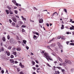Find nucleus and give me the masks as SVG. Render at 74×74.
Instances as JSON below:
<instances>
[{"label":"nucleus","mask_w":74,"mask_h":74,"mask_svg":"<svg viewBox=\"0 0 74 74\" xmlns=\"http://www.w3.org/2000/svg\"><path fill=\"white\" fill-rule=\"evenodd\" d=\"M17 69L18 71H20V69H19V68H17Z\"/></svg>","instance_id":"obj_62"},{"label":"nucleus","mask_w":74,"mask_h":74,"mask_svg":"<svg viewBox=\"0 0 74 74\" xmlns=\"http://www.w3.org/2000/svg\"><path fill=\"white\" fill-rule=\"evenodd\" d=\"M23 43H24V44L26 45V42H27L26 40H23Z\"/></svg>","instance_id":"obj_22"},{"label":"nucleus","mask_w":74,"mask_h":74,"mask_svg":"<svg viewBox=\"0 0 74 74\" xmlns=\"http://www.w3.org/2000/svg\"><path fill=\"white\" fill-rule=\"evenodd\" d=\"M55 38H53L51 40H50L49 41V42H51V41H53L54 40H55Z\"/></svg>","instance_id":"obj_29"},{"label":"nucleus","mask_w":74,"mask_h":74,"mask_svg":"<svg viewBox=\"0 0 74 74\" xmlns=\"http://www.w3.org/2000/svg\"><path fill=\"white\" fill-rule=\"evenodd\" d=\"M11 48H12V47L11 46H10L8 47V49H11Z\"/></svg>","instance_id":"obj_33"},{"label":"nucleus","mask_w":74,"mask_h":74,"mask_svg":"<svg viewBox=\"0 0 74 74\" xmlns=\"http://www.w3.org/2000/svg\"><path fill=\"white\" fill-rule=\"evenodd\" d=\"M5 53H7V55L8 56H9L10 55V52L6 51H5Z\"/></svg>","instance_id":"obj_6"},{"label":"nucleus","mask_w":74,"mask_h":74,"mask_svg":"<svg viewBox=\"0 0 74 74\" xmlns=\"http://www.w3.org/2000/svg\"><path fill=\"white\" fill-rule=\"evenodd\" d=\"M5 12L7 14H9V12H8V10H5Z\"/></svg>","instance_id":"obj_26"},{"label":"nucleus","mask_w":74,"mask_h":74,"mask_svg":"<svg viewBox=\"0 0 74 74\" xmlns=\"http://www.w3.org/2000/svg\"><path fill=\"white\" fill-rule=\"evenodd\" d=\"M58 59L59 61L61 62H63V60H62V59H61V58H60L58 57Z\"/></svg>","instance_id":"obj_17"},{"label":"nucleus","mask_w":74,"mask_h":74,"mask_svg":"<svg viewBox=\"0 0 74 74\" xmlns=\"http://www.w3.org/2000/svg\"><path fill=\"white\" fill-rule=\"evenodd\" d=\"M33 9H34V10H38V9H37L35 7H33Z\"/></svg>","instance_id":"obj_36"},{"label":"nucleus","mask_w":74,"mask_h":74,"mask_svg":"<svg viewBox=\"0 0 74 74\" xmlns=\"http://www.w3.org/2000/svg\"><path fill=\"white\" fill-rule=\"evenodd\" d=\"M34 40H36L37 39V36L34 35Z\"/></svg>","instance_id":"obj_20"},{"label":"nucleus","mask_w":74,"mask_h":74,"mask_svg":"<svg viewBox=\"0 0 74 74\" xmlns=\"http://www.w3.org/2000/svg\"><path fill=\"white\" fill-rule=\"evenodd\" d=\"M32 63L33 64V65H34V64H35V62L32 61Z\"/></svg>","instance_id":"obj_47"},{"label":"nucleus","mask_w":74,"mask_h":74,"mask_svg":"<svg viewBox=\"0 0 74 74\" xmlns=\"http://www.w3.org/2000/svg\"><path fill=\"white\" fill-rule=\"evenodd\" d=\"M7 8H8V9H9L10 11H11V8L9 6H7Z\"/></svg>","instance_id":"obj_19"},{"label":"nucleus","mask_w":74,"mask_h":74,"mask_svg":"<svg viewBox=\"0 0 74 74\" xmlns=\"http://www.w3.org/2000/svg\"><path fill=\"white\" fill-rule=\"evenodd\" d=\"M68 64H71V61H70V60H69V61H68Z\"/></svg>","instance_id":"obj_27"},{"label":"nucleus","mask_w":74,"mask_h":74,"mask_svg":"<svg viewBox=\"0 0 74 74\" xmlns=\"http://www.w3.org/2000/svg\"><path fill=\"white\" fill-rule=\"evenodd\" d=\"M73 29H74V26L73 25H72V27H70V30H73Z\"/></svg>","instance_id":"obj_15"},{"label":"nucleus","mask_w":74,"mask_h":74,"mask_svg":"<svg viewBox=\"0 0 74 74\" xmlns=\"http://www.w3.org/2000/svg\"><path fill=\"white\" fill-rule=\"evenodd\" d=\"M58 45L60 49H63V46L60 44V43L59 42H58Z\"/></svg>","instance_id":"obj_2"},{"label":"nucleus","mask_w":74,"mask_h":74,"mask_svg":"<svg viewBox=\"0 0 74 74\" xmlns=\"http://www.w3.org/2000/svg\"><path fill=\"white\" fill-rule=\"evenodd\" d=\"M36 71H37V73H41V72H40V71H38V70H37Z\"/></svg>","instance_id":"obj_57"},{"label":"nucleus","mask_w":74,"mask_h":74,"mask_svg":"<svg viewBox=\"0 0 74 74\" xmlns=\"http://www.w3.org/2000/svg\"><path fill=\"white\" fill-rule=\"evenodd\" d=\"M61 70L62 72H64V71H65V70L64 69H62Z\"/></svg>","instance_id":"obj_53"},{"label":"nucleus","mask_w":74,"mask_h":74,"mask_svg":"<svg viewBox=\"0 0 74 74\" xmlns=\"http://www.w3.org/2000/svg\"><path fill=\"white\" fill-rule=\"evenodd\" d=\"M19 23L20 25H23V22L21 21H19Z\"/></svg>","instance_id":"obj_24"},{"label":"nucleus","mask_w":74,"mask_h":74,"mask_svg":"<svg viewBox=\"0 0 74 74\" xmlns=\"http://www.w3.org/2000/svg\"><path fill=\"white\" fill-rule=\"evenodd\" d=\"M47 65L48 66H49V67H51V66H50L49 64H47Z\"/></svg>","instance_id":"obj_55"},{"label":"nucleus","mask_w":74,"mask_h":74,"mask_svg":"<svg viewBox=\"0 0 74 74\" xmlns=\"http://www.w3.org/2000/svg\"><path fill=\"white\" fill-rule=\"evenodd\" d=\"M51 54L52 55H53L54 56H56V54H55V53H51Z\"/></svg>","instance_id":"obj_42"},{"label":"nucleus","mask_w":74,"mask_h":74,"mask_svg":"<svg viewBox=\"0 0 74 74\" xmlns=\"http://www.w3.org/2000/svg\"><path fill=\"white\" fill-rule=\"evenodd\" d=\"M1 51L2 52L4 51V48L3 47H1V49H0V52H1Z\"/></svg>","instance_id":"obj_13"},{"label":"nucleus","mask_w":74,"mask_h":74,"mask_svg":"<svg viewBox=\"0 0 74 74\" xmlns=\"http://www.w3.org/2000/svg\"><path fill=\"white\" fill-rule=\"evenodd\" d=\"M7 38L8 40H10V36L9 35H8L7 36Z\"/></svg>","instance_id":"obj_38"},{"label":"nucleus","mask_w":74,"mask_h":74,"mask_svg":"<svg viewBox=\"0 0 74 74\" xmlns=\"http://www.w3.org/2000/svg\"><path fill=\"white\" fill-rule=\"evenodd\" d=\"M25 29H23V28L22 29V32H25Z\"/></svg>","instance_id":"obj_30"},{"label":"nucleus","mask_w":74,"mask_h":74,"mask_svg":"<svg viewBox=\"0 0 74 74\" xmlns=\"http://www.w3.org/2000/svg\"><path fill=\"white\" fill-rule=\"evenodd\" d=\"M43 23V20L42 19V18H41L39 20V23Z\"/></svg>","instance_id":"obj_5"},{"label":"nucleus","mask_w":74,"mask_h":74,"mask_svg":"<svg viewBox=\"0 0 74 74\" xmlns=\"http://www.w3.org/2000/svg\"><path fill=\"white\" fill-rule=\"evenodd\" d=\"M56 13H57L56 12H54V13H53L52 15V16H54V15H55V14H56Z\"/></svg>","instance_id":"obj_35"},{"label":"nucleus","mask_w":74,"mask_h":74,"mask_svg":"<svg viewBox=\"0 0 74 74\" xmlns=\"http://www.w3.org/2000/svg\"><path fill=\"white\" fill-rule=\"evenodd\" d=\"M47 47L48 48H49V49H51V51H53L52 49H51V48H50V47H49V46H47Z\"/></svg>","instance_id":"obj_43"},{"label":"nucleus","mask_w":74,"mask_h":74,"mask_svg":"<svg viewBox=\"0 0 74 74\" xmlns=\"http://www.w3.org/2000/svg\"><path fill=\"white\" fill-rule=\"evenodd\" d=\"M13 54L14 55H16V52H13Z\"/></svg>","instance_id":"obj_45"},{"label":"nucleus","mask_w":74,"mask_h":74,"mask_svg":"<svg viewBox=\"0 0 74 74\" xmlns=\"http://www.w3.org/2000/svg\"><path fill=\"white\" fill-rule=\"evenodd\" d=\"M15 17H16V18H19V16H18V15H15Z\"/></svg>","instance_id":"obj_50"},{"label":"nucleus","mask_w":74,"mask_h":74,"mask_svg":"<svg viewBox=\"0 0 74 74\" xmlns=\"http://www.w3.org/2000/svg\"><path fill=\"white\" fill-rule=\"evenodd\" d=\"M61 29H64V25H62V27H61Z\"/></svg>","instance_id":"obj_25"},{"label":"nucleus","mask_w":74,"mask_h":74,"mask_svg":"<svg viewBox=\"0 0 74 74\" xmlns=\"http://www.w3.org/2000/svg\"><path fill=\"white\" fill-rule=\"evenodd\" d=\"M69 61V60L67 59H65V63L66 64H67V63H68Z\"/></svg>","instance_id":"obj_12"},{"label":"nucleus","mask_w":74,"mask_h":74,"mask_svg":"<svg viewBox=\"0 0 74 74\" xmlns=\"http://www.w3.org/2000/svg\"><path fill=\"white\" fill-rule=\"evenodd\" d=\"M26 48L27 49H29V47L27 46L26 47Z\"/></svg>","instance_id":"obj_64"},{"label":"nucleus","mask_w":74,"mask_h":74,"mask_svg":"<svg viewBox=\"0 0 74 74\" xmlns=\"http://www.w3.org/2000/svg\"><path fill=\"white\" fill-rule=\"evenodd\" d=\"M56 68L58 69H59V70H61V69H62V68L59 67H57Z\"/></svg>","instance_id":"obj_41"},{"label":"nucleus","mask_w":74,"mask_h":74,"mask_svg":"<svg viewBox=\"0 0 74 74\" xmlns=\"http://www.w3.org/2000/svg\"><path fill=\"white\" fill-rule=\"evenodd\" d=\"M45 58L49 62V60H53L52 59H51V56H49L48 57H45Z\"/></svg>","instance_id":"obj_3"},{"label":"nucleus","mask_w":74,"mask_h":74,"mask_svg":"<svg viewBox=\"0 0 74 74\" xmlns=\"http://www.w3.org/2000/svg\"><path fill=\"white\" fill-rule=\"evenodd\" d=\"M16 39L18 40H19V37L17 36H16Z\"/></svg>","instance_id":"obj_44"},{"label":"nucleus","mask_w":74,"mask_h":74,"mask_svg":"<svg viewBox=\"0 0 74 74\" xmlns=\"http://www.w3.org/2000/svg\"><path fill=\"white\" fill-rule=\"evenodd\" d=\"M20 74H23V73L22 72H20Z\"/></svg>","instance_id":"obj_63"},{"label":"nucleus","mask_w":74,"mask_h":74,"mask_svg":"<svg viewBox=\"0 0 74 74\" xmlns=\"http://www.w3.org/2000/svg\"><path fill=\"white\" fill-rule=\"evenodd\" d=\"M14 12L15 14H17L18 13V12L17 11V10H15L14 11Z\"/></svg>","instance_id":"obj_37"},{"label":"nucleus","mask_w":74,"mask_h":74,"mask_svg":"<svg viewBox=\"0 0 74 74\" xmlns=\"http://www.w3.org/2000/svg\"><path fill=\"white\" fill-rule=\"evenodd\" d=\"M64 12H66V13H67V10H66V9H64Z\"/></svg>","instance_id":"obj_46"},{"label":"nucleus","mask_w":74,"mask_h":74,"mask_svg":"<svg viewBox=\"0 0 74 74\" xmlns=\"http://www.w3.org/2000/svg\"><path fill=\"white\" fill-rule=\"evenodd\" d=\"M9 12L10 14H13V12H12L10 11Z\"/></svg>","instance_id":"obj_49"},{"label":"nucleus","mask_w":74,"mask_h":74,"mask_svg":"<svg viewBox=\"0 0 74 74\" xmlns=\"http://www.w3.org/2000/svg\"><path fill=\"white\" fill-rule=\"evenodd\" d=\"M23 19V20H24V21H26V18H24Z\"/></svg>","instance_id":"obj_54"},{"label":"nucleus","mask_w":74,"mask_h":74,"mask_svg":"<svg viewBox=\"0 0 74 74\" xmlns=\"http://www.w3.org/2000/svg\"><path fill=\"white\" fill-rule=\"evenodd\" d=\"M56 44H52L51 45H50V47H55V45H56Z\"/></svg>","instance_id":"obj_9"},{"label":"nucleus","mask_w":74,"mask_h":74,"mask_svg":"<svg viewBox=\"0 0 74 74\" xmlns=\"http://www.w3.org/2000/svg\"><path fill=\"white\" fill-rule=\"evenodd\" d=\"M66 64H66V63H62V65L63 66H66Z\"/></svg>","instance_id":"obj_39"},{"label":"nucleus","mask_w":74,"mask_h":74,"mask_svg":"<svg viewBox=\"0 0 74 74\" xmlns=\"http://www.w3.org/2000/svg\"><path fill=\"white\" fill-rule=\"evenodd\" d=\"M9 22H10V23H11V22H12V21H11V20L10 19L9 20Z\"/></svg>","instance_id":"obj_60"},{"label":"nucleus","mask_w":74,"mask_h":74,"mask_svg":"<svg viewBox=\"0 0 74 74\" xmlns=\"http://www.w3.org/2000/svg\"><path fill=\"white\" fill-rule=\"evenodd\" d=\"M36 67H37V68H38V67H39L38 65H36Z\"/></svg>","instance_id":"obj_61"},{"label":"nucleus","mask_w":74,"mask_h":74,"mask_svg":"<svg viewBox=\"0 0 74 74\" xmlns=\"http://www.w3.org/2000/svg\"><path fill=\"white\" fill-rule=\"evenodd\" d=\"M71 72H73V71H74V69L73 68L71 69Z\"/></svg>","instance_id":"obj_40"},{"label":"nucleus","mask_w":74,"mask_h":74,"mask_svg":"<svg viewBox=\"0 0 74 74\" xmlns=\"http://www.w3.org/2000/svg\"><path fill=\"white\" fill-rule=\"evenodd\" d=\"M12 19L14 21V22H17V20H16V18H12Z\"/></svg>","instance_id":"obj_8"},{"label":"nucleus","mask_w":74,"mask_h":74,"mask_svg":"<svg viewBox=\"0 0 74 74\" xmlns=\"http://www.w3.org/2000/svg\"><path fill=\"white\" fill-rule=\"evenodd\" d=\"M19 65H20V66H21V68H24V67H25V66H24V65H22V64L21 62L20 63Z\"/></svg>","instance_id":"obj_7"},{"label":"nucleus","mask_w":74,"mask_h":74,"mask_svg":"<svg viewBox=\"0 0 74 74\" xmlns=\"http://www.w3.org/2000/svg\"><path fill=\"white\" fill-rule=\"evenodd\" d=\"M69 45H73V46H74V43H70L69 44Z\"/></svg>","instance_id":"obj_32"},{"label":"nucleus","mask_w":74,"mask_h":74,"mask_svg":"<svg viewBox=\"0 0 74 74\" xmlns=\"http://www.w3.org/2000/svg\"><path fill=\"white\" fill-rule=\"evenodd\" d=\"M16 5L17 6V7H19V6H21V4L16 3Z\"/></svg>","instance_id":"obj_11"},{"label":"nucleus","mask_w":74,"mask_h":74,"mask_svg":"<svg viewBox=\"0 0 74 74\" xmlns=\"http://www.w3.org/2000/svg\"><path fill=\"white\" fill-rule=\"evenodd\" d=\"M44 56H44L45 58V57H47V58L48 57V56H49V54H48V53L46 52L44 53Z\"/></svg>","instance_id":"obj_4"},{"label":"nucleus","mask_w":74,"mask_h":74,"mask_svg":"<svg viewBox=\"0 0 74 74\" xmlns=\"http://www.w3.org/2000/svg\"><path fill=\"white\" fill-rule=\"evenodd\" d=\"M10 42L11 44H16V42L15 40L13 38H11L10 39Z\"/></svg>","instance_id":"obj_1"},{"label":"nucleus","mask_w":74,"mask_h":74,"mask_svg":"<svg viewBox=\"0 0 74 74\" xmlns=\"http://www.w3.org/2000/svg\"><path fill=\"white\" fill-rule=\"evenodd\" d=\"M18 63V62L16 61H15V63L16 64V63Z\"/></svg>","instance_id":"obj_58"},{"label":"nucleus","mask_w":74,"mask_h":74,"mask_svg":"<svg viewBox=\"0 0 74 74\" xmlns=\"http://www.w3.org/2000/svg\"><path fill=\"white\" fill-rule=\"evenodd\" d=\"M12 25L13 26H15V23H12Z\"/></svg>","instance_id":"obj_31"},{"label":"nucleus","mask_w":74,"mask_h":74,"mask_svg":"<svg viewBox=\"0 0 74 74\" xmlns=\"http://www.w3.org/2000/svg\"><path fill=\"white\" fill-rule=\"evenodd\" d=\"M16 50L18 51H20L21 50V49L20 47H18L16 48Z\"/></svg>","instance_id":"obj_14"},{"label":"nucleus","mask_w":74,"mask_h":74,"mask_svg":"<svg viewBox=\"0 0 74 74\" xmlns=\"http://www.w3.org/2000/svg\"><path fill=\"white\" fill-rule=\"evenodd\" d=\"M46 25H47V26L48 27L49 26V24L48 23H47L46 24Z\"/></svg>","instance_id":"obj_59"},{"label":"nucleus","mask_w":74,"mask_h":74,"mask_svg":"<svg viewBox=\"0 0 74 74\" xmlns=\"http://www.w3.org/2000/svg\"><path fill=\"white\" fill-rule=\"evenodd\" d=\"M3 41H5V37H3L2 38Z\"/></svg>","instance_id":"obj_21"},{"label":"nucleus","mask_w":74,"mask_h":74,"mask_svg":"<svg viewBox=\"0 0 74 74\" xmlns=\"http://www.w3.org/2000/svg\"><path fill=\"white\" fill-rule=\"evenodd\" d=\"M26 27V26L23 25H22L21 26V27H22V28H25V27Z\"/></svg>","instance_id":"obj_34"},{"label":"nucleus","mask_w":74,"mask_h":74,"mask_svg":"<svg viewBox=\"0 0 74 74\" xmlns=\"http://www.w3.org/2000/svg\"><path fill=\"white\" fill-rule=\"evenodd\" d=\"M58 39H60L61 38V36H58V37L57 38Z\"/></svg>","instance_id":"obj_48"},{"label":"nucleus","mask_w":74,"mask_h":74,"mask_svg":"<svg viewBox=\"0 0 74 74\" xmlns=\"http://www.w3.org/2000/svg\"><path fill=\"white\" fill-rule=\"evenodd\" d=\"M10 58L12 59H13V58H14V55H11L10 56Z\"/></svg>","instance_id":"obj_28"},{"label":"nucleus","mask_w":74,"mask_h":74,"mask_svg":"<svg viewBox=\"0 0 74 74\" xmlns=\"http://www.w3.org/2000/svg\"><path fill=\"white\" fill-rule=\"evenodd\" d=\"M10 62L11 63H14V61L12 59H10Z\"/></svg>","instance_id":"obj_16"},{"label":"nucleus","mask_w":74,"mask_h":74,"mask_svg":"<svg viewBox=\"0 0 74 74\" xmlns=\"http://www.w3.org/2000/svg\"><path fill=\"white\" fill-rule=\"evenodd\" d=\"M1 72H2V74H3L4 73V70H2Z\"/></svg>","instance_id":"obj_52"},{"label":"nucleus","mask_w":74,"mask_h":74,"mask_svg":"<svg viewBox=\"0 0 74 74\" xmlns=\"http://www.w3.org/2000/svg\"><path fill=\"white\" fill-rule=\"evenodd\" d=\"M34 34H36V35H38V36H39V34H38V33L37 32H33Z\"/></svg>","instance_id":"obj_23"},{"label":"nucleus","mask_w":74,"mask_h":74,"mask_svg":"<svg viewBox=\"0 0 74 74\" xmlns=\"http://www.w3.org/2000/svg\"><path fill=\"white\" fill-rule=\"evenodd\" d=\"M69 42H70L67 41L66 42V43L67 45H69Z\"/></svg>","instance_id":"obj_51"},{"label":"nucleus","mask_w":74,"mask_h":74,"mask_svg":"<svg viewBox=\"0 0 74 74\" xmlns=\"http://www.w3.org/2000/svg\"><path fill=\"white\" fill-rule=\"evenodd\" d=\"M12 3H13L15 5H16V4L17 3L16 2V0H15L12 1Z\"/></svg>","instance_id":"obj_10"},{"label":"nucleus","mask_w":74,"mask_h":74,"mask_svg":"<svg viewBox=\"0 0 74 74\" xmlns=\"http://www.w3.org/2000/svg\"><path fill=\"white\" fill-rule=\"evenodd\" d=\"M66 38L64 36H62V37H61L62 40H64L66 39Z\"/></svg>","instance_id":"obj_18"},{"label":"nucleus","mask_w":74,"mask_h":74,"mask_svg":"<svg viewBox=\"0 0 74 74\" xmlns=\"http://www.w3.org/2000/svg\"><path fill=\"white\" fill-rule=\"evenodd\" d=\"M17 42L18 43H19V44H21V42L20 41H18Z\"/></svg>","instance_id":"obj_56"}]
</instances>
